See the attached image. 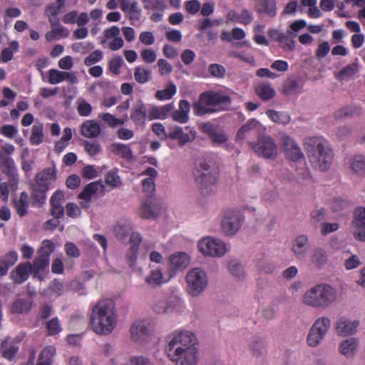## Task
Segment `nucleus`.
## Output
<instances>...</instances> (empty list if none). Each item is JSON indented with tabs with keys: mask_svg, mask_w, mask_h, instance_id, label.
I'll return each instance as SVG.
<instances>
[{
	"mask_svg": "<svg viewBox=\"0 0 365 365\" xmlns=\"http://www.w3.org/2000/svg\"><path fill=\"white\" fill-rule=\"evenodd\" d=\"M48 74V81L52 85L60 83L64 81V71H58L57 69H50Z\"/></svg>",
	"mask_w": 365,
	"mask_h": 365,
	"instance_id": "61",
	"label": "nucleus"
},
{
	"mask_svg": "<svg viewBox=\"0 0 365 365\" xmlns=\"http://www.w3.org/2000/svg\"><path fill=\"white\" fill-rule=\"evenodd\" d=\"M254 152L259 157L274 160L277 157L278 148L274 140L269 135H263L255 143H251Z\"/></svg>",
	"mask_w": 365,
	"mask_h": 365,
	"instance_id": "8",
	"label": "nucleus"
},
{
	"mask_svg": "<svg viewBox=\"0 0 365 365\" xmlns=\"http://www.w3.org/2000/svg\"><path fill=\"white\" fill-rule=\"evenodd\" d=\"M244 220L245 217L240 211L229 210L225 212L221 225L222 228H240Z\"/></svg>",
	"mask_w": 365,
	"mask_h": 365,
	"instance_id": "17",
	"label": "nucleus"
},
{
	"mask_svg": "<svg viewBox=\"0 0 365 365\" xmlns=\"http://www.w3.org/2000/svg\"><path fill=\"white\" fill-rule=\"evenodd\" d=\"M48 21L51 30L45 35L46 39L48 41L67 38L69 36L68 29L60 24L58 19H49Z\"/></svg>",
	"mask_w": 365,
	"mask_h": 365,
	"instance_id": "18",
	"label": "nucleus"
},
{
	"mask_svg": "<svg viewBox=\"0 0 365 365\" xmlns=\"http://www.w3.org/2000/svg\"><path fill=\"white\" fill-rule=\"evenodd\" d=\"M56 179V170L52 168H47L36 175L34 185L48 190L49 185L52 182L55 181Z\"/></svg>",
	"mask_w": 365,
	"mask_h": 365,
	"instance_id": "23",
	"label": "nucleus"
},
{
	"mask_svg": "<svg viewBox=\"0 0 365 365\" xmlns=\"http://www.w3.org/2000/svg\"><path fill=\"white\" fill-rule=\"evenodd\" d=\"M331 325L328 317H322L317 319L309 329L307 341L310 346L319 345L327 333Z\"/></svg>",
	"mask_w": 365,
	"mask_h": 365,
	"instance_id": "10",
	"label": "nucleus"
},
{
	"mask_svg": "<svg viewBox=\"0 0 365 365\" xmlns=\"http://www.w3.org/2000/svg\"><path fill=\"white\" fill-rule=\"evenodd\" d=\"M32 302L25 299H18L14 302L11 312L15 314L28 313L31 309Z\"/></svg>",
	"mask_w": 365,
	"mask_h": 365,
	"instance_id": "47",
	"label": "nucleus"
},
{
	"mask_svg": "<svg viewBox=\"0 0 365 365\" xmlns=\"http://www.w3.org/2000/svg\"><path fill=\"white\" fill-rule=\"evenodd\" d=\"M175 108L173 103H168L161 106H151L148 110V119L153 120L155 119H165L169 117L171 112Z\"/></svg>",
	"mask_w": 365,
	"mask_h": 365,
	"instance_id": "25",
	"label": "nucleus"
},
{
	"mask_svg": "<svg viewBox=\"0 0 365 365\" xmlns=\"http://www.w3.org/2000/svg\"><path fill=\"white\" fill-rule=\"evenodd\" d=\"M196 133L194 130H190L185 133L180 126H175L168 133V138L177 140L180 146H183L186 143L191 142L195 138Z\"/></svg>",
	"mask_w": 365,
	"mask_h": 365,
	"instance_id": "22",
	"label": "nucleus"
},
{
	"mask_svg": "<svg viewBox=\"0 0 365 365\" xmlns=\"http://www.w3.org/2000/svg\"><path fill=\"white\" fill-rule=\"evenodd\" d=\"M170 340L166 346V351L171 352L173 355L175 353L179 352L182 349H187L188 347L195 346L197 339L192 332L185 331L178 334H175L173 336H170Z\"/></svg>",
	"mask_w": 365,
	"mask_h": 365,
	"instance_id": "9",
	"label": "nucleus"
},
{
	"mask_svg": "<svg viewBox=\"0 0 365 365\" xmlns=\"http://www.w3.org/2000/svg\"><path fill=\"white\" fill-rule=\"evenodd\" d=\"M54 251V245L50 240H44L40 250L38 251V255H40L46 259L50 258V255Z\"/></svg>",
	"mask_w": 365,
	"mask_h": 365,
	"instance_id": "60",
	"label": "nucleus"
},
{
	"mask_svg": "<svg viewBox=\"0 0 365 365\" xmlns=\"http://www.w3.org/2000/svg\"><path fill=\"white\" fill-rule=\"evenodd\" d=\"M1 349L2 351V356L9 360L12 359L18 351V347L15 346L8 347V339H5L2 341Z\"/></svg>",
	"mask_w": 365,
	"mask_h": 365,
	"instance_id": "59",
	"label": "nucleus"
},
{
	"mask_svg": "<svg viewBox=\"0 0 365 365\" xmlns=\"http://www.w3.org/2000/svg\"><path fill=\"white\" fill-rule=\"evenodd\" d=\"M190 105L186 100H180L178 103V109L173 110L170 115L174 121L185 124L189 120Z\"/></svg>",
	"mask_w": 365,
	"mask_h": 365,
	"instance_id": "26",
	"label": "nucleus"
},
{
	"mask_svg": "<svg viewBox=\"0 0 365 365\" xmlns=\"http://www.w3.org/2000/svg\"><path fill=\"white\" fill-rule=\"evenodd\" d=\"M202 129L214 143L221 145L226 143L228 139L227 136L222 130L215 128L210 123L203 124Z\"/></svg>",
	"mask_w": 365,
	"mask_h": 365,
	"instance_id": "27",
	"label": "nucleus"
},
{
	"mask_svg": "<svg viewBox=\"0 0 365 365\" xmlns=\"http://www.w3.org/2000/svg\"><path fill=\"white\" fill-rule=\"evenodd\" d=\"M54 349L51 346L44 348L38 356L36 365H51V357L53 355Z\"/></svg>",
	"mask_w": 365,
	"mask_h": 365,
	"instance_id": "54",
	"label": "nucleus"
},
{
	"mask_svg": "<svg viewBox=\"0 0 365 365\" xmlns=\"http://www.w3.org/2000/svg\"><path fill=\"white\" fill-rule=\"evenodd\" d=\"M255 91L257 96L264 101L270 100L276 94L271 83L264 82L258 83L255 87Z\"/></svg>",
	"mask_w": 365,
	"mask_h": 365,
	"instance_id": "40",
	"label": "nucleus"
},
{
	"mask_svg": "<svg viewBox=\"0 0 365 365\" xmlns=\"http://www.w3.org/2000/svg\"><path fill=\"white\" fill-rule=\"evenodd\" d=\"M231 98L222 92L212 91L200 94L198 102L193 104V110L196 115H202L229 109Z\"/></svg>",
	"mask_w": 365,
	"mask_h": 365,
	"instance_id": "3",
	"label": "nucleus"
},
{
	"mask_svg": "<svg viewBox=\"0 0 365 365\" xmlns=\"http://www.w3.org/2000/svg\"><path fill=\"white\" fill-rule=\"evenodd\" d=\"M66 0H55L54 2L48 5L45 9V15L48 19H58L57 16L62 8L65 6Z\"/></svg>",
	"mask_w": 365,
	"mask_h": 365,
	"instance_id": "44",
	"label": "nucleus"
},
{
	"mask_svg": "<svg viewBox=\"0 0 365 365\" xmlns=\"http://www.w3.org/2000/svg\"><path fill=\"white\" fill-rule=\"evenodd\" d=\"M77 111L81 116H89L92 112L91 105L83 98H78L76 101Z\"/></svg>",
	"mask_w": 365,
	"mask_h": 365,
	"instance_id": "55",
	"label": "nucleus"
},
{
	"mask_svg": "<svg viewBox=\"0 0 365 365\" xmlns=\"http://www.w3.org/2000/svg\"><path fill=\"white\" fill-rule=\"evenodd\" d=\"M134 78L138 83H146L151 78V71L143 66H137L134 70Z\"/></svg>",
	"mask_w": 365,
	"mask_h": 365,
	"instance_id": "50",
	"label": "nucleus"
},
{
	"mask_svg": "<svg viewBox=\"0 0 365 365\" xmlns=\"http://www.w3.org/2000/svg\"><path fill=\"white\" fill-rule=\"evenodd\" d=\"M130 117L136 124H142L148 119L146 107L142 101H138L133 105Z\"/></svg>",
	"mask_w": 365,
	"mask_h": 365,
	"instance_id": "30",
	"label": "nucleus"
},
{
	"mask_svg": "<svg viewBox=\"0 0 365 365\" xmlns=\"http://www.w3.org/2000/svg\"><path fill=\"white\" fill-rule=\"evenodd\" d=\"M165 210L163 201L158 198H149L145 200L140 208L142 217L148 220H155Z\"/></svg>",
	"mask_w": 365,
	"mask_h": 365,
	"instance_id": "12",
	"label": "nucleus"
},
{
	"mask_svg": "<svg viewBox=\"0 0 365 365\" xmlns=\"http://www.w3.org/2000/svg\"><path fill=\"white\" fill-rule=\"evenodd\" d=\"M152 331L153 326L148 320L135 321L130 329L131 339L135 341L145 339Z\"/></svg>",
	"mask_w": 365,
	"mask_h": 365,
	"instance_id": "16",
	"label": "nucleus"
},
{
	"mask_svg": "<svg viewBox=\"0 0 365 365\" xmlns=\"http://www.w3.org/2000/svg\"><path fill=\"white\" fill-rule=\"evenodd\" d=\"M198 247L204 255L212 257H220L227 252L224 242L212 237L201 240L198 243Z\"/></svg>",
	"mask_w": 365,
	"mask_h": 365,
	"instance_id": "11",
	"label": "nucleus"
},
{
	"mask_svg": "<svg viewBox=\"0 0 365 365\" xmlns=\"http://www.w3.org/2000/svg\"><path fill=\"white\" fill-rule=\"evenodd\" d=\"M304 147L314 169L325 171L329 168L333 160V153L326 139L321 136L307 138Z\"/></svg>",
	"mask_w": 365,
	"mask_h": 365,
	"instance_id": "1",
	"label": "nucleus"
},
{
	"mask_svg": "<svg viewBox=\"0 0 365 365\" xmlns=\"http://www.w3.org/2000/svg\"><path fill=\"white\" fill-rule=\"evenodd\" d=\"M308 237L305 235H299L293 241L292 250L299 259L304 257L309 249Z\"/></svg>",
	"mask_w": 365,
	"mask_h": 365,
	"instance_id": "29",
	"label": "nucleus"
},
{
	"mask_svg": "<svg viewBox=\"0 0 365 365\" xmlns=\"http://www.w3.org/2000/svg\"><path fill=\"white\" fill-rule=\"evenodd\" d=\"M174 308L170 304L159 301L153 304V310L157 314H170Z\"/></svg>",
	"mask_w": 365,
	"mask_h": 365,
	"instance_id": "62",
	"label": "nucleus"
},
{
	"mask_svg": "<svg viewBox=\"0 0 365 365\" xmlns=\"http://www.w3.org/2000/svg\"><path fill=\"white\" fill-rule=\"evenodd\" d=\"M49 259L38 255L31 264V272L34 278L40 281L44 279L43 273L48 270Z\"/></svg>",
	"mask_w": 365,
	"mask_h": 365,
	"instance_id": "28",
	"label": "nucleus"
},
{
	"mask_svg": "<svg viewBox=\"0 0 365 365\" xmlns=\"http://www.w3.org/2000/svg\"><path fill=\"white\" fill-rule=\"evenodd\" d=\"M48 190H44L42 187L33 184L32 185V199L34 204H37L38 206L42 205L46 199V192Z\"/></svg>",
	"mask_w": 365,
	"mask_h": 365,
	"instance_id": "52",
	"label": "nucleus"
},
{
	"mask_svg": "<svg viewBox=\"0 0 365 365\" xmlns=\"http://www.w3.org/2000/svg\"><path fill=\"white\" fill-rule=\"evenodd\" d=\"M357 71L358 66L356 64H349L336 74V78L341 80L349 79L351 78Z\"/></svg>",
	"mask_w": 365,
	"mask_h": 365,
	"instance_id": "57",
	"label": "nucleus"
},
{
	"mask_svg": "<svg viewBox=\"0 0 365 365\" xmlns=\"http://www.w3.org/2000/svg\"><path fill=\"white\" fill-rule=\"evenodd\" d=\"M0 166L1 171L10 177L15 178L16 168L13 159L5 155H0Z\"/></svg>",
	"mask_w": 365,
	"mask_h": 365,
	"instance_id": "42",
	"label": "nucleus"
},
{
	"mask_svg": "<svg viewBox=\"0 0 365 365\" xmlns=\"http://www.w3.org/2000/svg\"><path fill=\"white\" fill-rule=\"evenodd\" d=\"M360 113V109L356 106H347L335 112L336 118H346L357 115Z\"/></svg>",
	"mask_w": 365,
	"mask_h": 365,
	"instance_id": "53",
	"label": "nucleus"
},
{
	"mask_svg": "<svg viewBox=\"0 0 365 365\" xmlns=\"http://www.w3.org/2000/svg\"><path fill=\"white\" fill-rule=\"evenodd\" d=\"M349 168L357 176L365 175V156L356 155L349 160Z\"/></svg>",
	"mask_w": 365,
	"mask_h": 365,
	"instance_id": "39",
	"label": "nucleus"
},
{
	"mask_svg": "<svg viewBox=\"0 0 365 365\" xmlns=\"http://www.w3.org/2000/svg\"><path fill=\"white\" fill-rule=\"evenodd\" d=\"M101 43L108 46L111 51L120 49L123 46L124 42L120 36V29L116 26H113L105 29Z\"/></svg>",
	"mask_w": 365,
	"mask_h": 365,
	"instance_id": "14",
	"label": "nucleus"
},
{
	"mask_svg": "<svg viewBox=\"0 0 365 365\" xmlns=\"http://www.w3.org/2000/svg\"><path fill=\"white\" fill-rule=\"evenodd\" d=\"M145 282L153 286L156 287L163 283V274L159 269H154L145 278Z\"/></svg>",
	"mask_w": 365,
	"mask_h": 365,
	"instance_id": "58",
	"label": "nucleus"
},
{
	"mask_svg": "<svg viewBox=\"0 0 365 365\" xmlns=\"http://www.w3.org/2000/svg\"><path fill=\"white\" fill-rule=\"evenodd\" d=\"M255 9L258 14H265L269 17L273 18L277 14L276 0H262Z\"/></svg>",
	"mask_w": 365,
	"mask_h": 365,
	"instance_id": "38",
	"label": "nucleus"
},
{
	"mask_svg": "<svg viewBox=\"0 0 365 365\" xmlns=\"http://www.w3.org/2000/svg\"><path fill=\"white\" fill-rule=\"evenodd\" d=\"M110 150L115 155L130 161L133 159V152L128 145L120 143H112L110 146Z\"/></svg>",
	"mask_w": 365,
	"mask_h": 365,
	"instance_id": "35",
	"label": "nucleus"
},
{
	"mask_svg": "<svg viewBox=\"0 0 365 365\" xmlns=\"http://www.w3.org/2000/svg\"><path fill=\"white\" fill-rule=\"evenodd\" d=\"M359 321H351L346 317L339 318L336 323V331L338 335L346 336L356 333Z\"/></svg>",
	"mask_w": 365,
	"mask_h": 365,
	"instance_id": "20",
	"label": "nucleus"
},
{
	"mask_svg": "<svg viewBox=\"0 0 365 365\" xmlns=\"http://www.w3.org/2000/svg\"><path fill=\"white\" fill-rule=\"evenodd\" d=\"M170 359L175 361L176 365H196L197 362V349L196 346L188 347L187 349L175 353L166 351Z\"/></svg>",
	"mask_w": 365,
	"mask_h": 365,
	"instance_id": "15",
	"label": "nucleus"
},
{
	"mask_svg": "<svg viewBox=\"0 0 365 365\" xmlns=\"http://www.w3.org/2000/svg\"><path fill=\"white\" fill-rule=\"evenodd\" d=\"M44 139L43 127L41 123H36L31 129V134L30 136V142L34 145L41 144Z\"/></svg>",
	"mask_w": 365,
	"mask_h": 365,
	"instance_id": "45",
	"label": "nucleus"
},
{
	"mask_svg": "<svg viewBox=\"0 0 365 365\" xmlns=\"http://www.w3.org/2000/svg\"><path fill=\"white\" fill-rule=\"evenodd\" d=\"M106 183L112 187H116L121 183L120 178L118 174V170L114 169L108 171L105 176Z\"/></svg>",
	"mask_w": 365,
	"mask_h": 365,
	"instance_id": "56",
	"label": "nucleus"
},
{
	"mask_svg": "<svg viewBox=\"0 0 365 365\" xmlns=\"http://www.w3.org/2000/svg\"><path fill=\"white\" fill-rule=\"evenodd\" d=\"M249 349L254 358H264L267 353V344L266 339L259 336H253L250 341Z\"/></svg>",
	"mask_w": 365,
	"mask_h": 365,
	"instance_id": "19",
	"label": "nucleus"
},
{
	"mask_svg": "<svg viewBox=\"0 0 365 365\" xmlns=\"http://www.w3.org/2000/svg\"><path fill=\"white\" fill-rule=\"evenodd\" d=\"M279 143L281 145L284 155L289 160L304 163V155L295 140L286 133L281 132L277 135Z\"/></svg>",
	"mask_w": 365,
	"mask_h": 365,
	"instance_id": "7",
	"label": "nucleus"
},
{
	"mask_svg": "<svg viewBox=\"0 0 365 365\" xmlns=\"http://www.w3.org/2000/svg\"><path fill=\"white\" fill-rule=\"evenodd\" d=\"M142 241L141 235L137 232H133L129 238V243L130 247L126 254V260L129 264L130 267H133L135 264L139 245Z\"/></svg>",
	"mask_w": 365,
	"mask_h": 365,
	"instance_id": "24",
	"label": "nucleus"
},
{
	"mask_svg": "<svg viewBox=\"0 0 365 365\" xmlns=\"http://www.w3.org/2000/svg\"><path fill=\"white\" fill-rule=\"evenodd\" d=\"M100 125L94 120H87L81 125V133L88 138H97L101 133Z\"/></svg>",
	"mask_w": 365,
	"mask_h": 365,
	"instance_id": "31",
	"label": "nucleus"
},
{
	"mask_svg": "<svg viewBox=\"0 0 365 365\" xmlns=\"http://www.w3.org/2000/svg\"><path fill=\"white\" fill-rule=\"evenodd\" d=\"M311 218L314 223L323 222V228H339V227L336 223L324 222L327 219V212L323 208L313 210L311 213Z\"/></svg>",
	"mask_w": 365,
	"mask_h": 365,
	"instance_id": "43",
	"label": "nucleus"
},
{
	"mask_svg": "<svg viewBox=\"0 0 365 365\" xmlns=\"http://www.w3.org/2000/svg\"><path fill=\"white\" fill-rule=\"evenodd\" d=\"M192 177L202 195L207 196L215 192L217 173L210 162L202 159L198 160L193 170Z\"/></svg>",
	"mask_w": 365,
	"mask_h": 365,
	"instance_id": "2",
	"label": "nucleus"
},
{
	"mask_svg": "<svg viewBox=\"0 0 365 365\" xmlns=\"http://www.w3.org/2000/svg\"><path fill=\"white\" fill-rule=\"evenodd\" d=\"M336 299V290L329 284L321 283L307 291L302 302L314 308L326 309Z\"/></svg>",
	"mask_w": 365,
	"mask_h": 365,
	"instance_id": "4",
	"label": "nucleus"
},
{
	"mask_svg": "<svg viewBox=\"0 0 365 365\" xmlns=\"http://www.w3.org/2000/svg\"><path fill=\"white\" fill-rule=\"evenodd\" d=\"M359 345V341L356 338H349L341 341L339 351L346 358L354 356Z\"/></svg>",
	"mask_w": 365,
	"mask_h": 365,
	"instance_id": "32",
	"label": "nucleus"
},
{
	"mask_svg": "<svg viewBox=\"0 0 365 365\" xmlns=\"http://www.w3.org/2000/svg\"><path fill=\"white\" fill-rule=\"evenodd\" d=\"M187 291L192 297L202 294L208 285L206 272L200 268H194L186 274Z\"/></svg>",
	"mask_w": 365,
	"mask_h": 365,
	"instance_id": "6",
	"label": "nucleus"
},
{
	"mask_svg": "<svg viewBox=\"0 0 365 365\" xmlns=\"http://www.w3.org/2000/svg\"><path fill=\"white\" fill-rule=\"evenodd\" d=\"M177 92V87L173 82H168L166 87L155 93V98L160 101L170 99Z\"/></svg>",
	"mask_w": 365,
	"mask_h": 365,
	"instance_id": "48",
	"label": "nucleus"
},
{
	"mask_svg": "<svg viewBox=\"0 0 365 365\" xmlns=\"http://www.w3.org/2000/svg\"><path fill=\"white\" fill-rule=\"evenodd\" d=\"M353 222L357 228H365V208L359 207L354 212Z\"/></svg>",
	"mask_w": 365,
	"mask_h": 365,
	"instance_id": "64",
	"label": "nucleus"
},
{
	"mask_svg": "<svg viewBox=\"0 0 365 365\" xmlns=\"http://www.w3.org/2000/svg\"><path fill=\"white\" fill-rule=\"evenodd\" d=\"M114 309L115 305L112 300L106 299L98 302L92 310L91 316V327H96L97 329H100L99 325L106 317V319L110 323L107 324L108 327H104V330H113L117 322Z\"/></svg>",
	"mask_w": 365,
	"mask_h": 365,
	"instance_id": "5",
	"label": "nucleus"
},
{
	"mask_svg": "<svg viewBox=\"0 0 365 365\" xmlns=\"http://www.w3.org/2000/svg\"><path fill=\"white\" fill-rule=\"evenodd\" d=\"M229 272L235 277L241 279L244 277V268L238 259H232L227 264Z\"/></svg>",
	"mask_w": 365,
	"mask_h": 365,
	"instance_id": "51",
	"label": "nucleus"
},
{
	"mask_svg": "<svg viewBox=\"0 0 365 365\" xmlns=\"http://www.w3.org/2000/svg\"><path fill=\"white\" fill-rule=\"evenodd\" d=\"M266 114L272 121L276 123L287 125L291 120L290 116L285 112L268 110Z\"/></svg>",
	"mask_w": 365,
	"mask_h": 365,
	"instance_id": "46",
	"label": "nucleus"
},
{
	"mask_svg": "<svg viewBox=\"0 0 365 365\" xmlns=\"http://www.w3.org/2000/svg\"><path fill=\"white\" fill-rule=\"evenodd\" d=\"M266 128L256 119L249 120L237 133V138L242 140L252 130H257V132L264 131Z\"/></svg>",
	"mask_w": 365,
	"mask_h": 365,
	"instance_id": "33",
	"label": "nucleus"
},
{
	"mask_svg": "<svg viewBox=\"0 0 365 365\" xmlns=\"http://www.w3.org/2000/svg\"><path fill=\"white\" fill-rule=\"evenodd\" d=\"M328 254L325 250L317 247L313 250L310 256L311 264L317 269H322L328 262Z\"/></svg>",
	"mask_w": 365,
	"mask_h": 365,
	"instance_id": "34",
	"label": "nucleus"
},
{
	"mask_svg": "<svg viewBox=\"0 0 365 365\" xmlns=\"http://www.w3.org/2000/svg\"><path fill=\"white\" fill-rule=\"evenodd\" d=\"M170 262L173 269L180 270L190 264V259L185 252H178L170 257Z\"/></svg>",
	"mask_w": 365,
	"mask_h": 365,
	"instance_id": "37",
	"label": "nucleus"
},
{
	"mask_svg": "<svg viewBox=\"0 0 365 365\" xmlns=\"http://www.w3.org/2000/svg\"><path fill=\"white\" fill-rule=\"evenodd\" d=\"M121 10L126 14L127 17L131 21V24L134 25L135 22L140 21L142 10L139 8L136 1L133 0V1L121 8Z\"/></svg>",
	"mask_w": 365,
	"mask_h": 365,
	"instance_id": "36",
	"label": "nucleus"
},
{
	"mask_svg": "<svg viewBox=\"0 0 365 365\" xmlns=\"http://www.w3.org/2000/svg\"><path fill=\"white\" fill-rule=\"evenodd\" d=\"M105 185L103 181L98 180L92 182L86 185L84 189L78 195V199L82 201L80 205L83 208H88L90 206V202L93 197L97 194L104 195Z\"/></svg>",
	"mask_w": 365,
	"mask_h": 365,
	"instance_id": "13",
	"label": "nucleus"
},
{
	"mask_svg": "<svg viewBox=\"0 0 365 365\" xmlns=\"http://www.w3.org/2000/svg\"><path fill=\"white\" fill-rule=\"evenodd\" d=\"M48 335L53 336L61 331V327L57 317H54L46 322Z\"/></svg>",
	"mask_w": 365,
	"mask_h": 365,
	"instance_id": "63",
	"label": "nucleus"
},
{
	"mask_svg": "<svg viewBox=\"0 0 365 365\" xmlns=\"http://www.w3.org/2000/svg\"><path fill=\"white\" fill-rule=\"evenodd\" d=\"M303 83L295 78L287 79L283 84V89L287 95H292L302 92Z\"/></svg>",
	"mask_w": 365,
	"mask_h": 365,
	"instance_id": "41",
	"label": "nucleus"
},
{
	"mask_svg": "<svg viewBox=\"0 0 365 365\" xmlns=\"http://www.w3.org/2000/svg\"><path fill=\"white\" fill-rule=\"evenodd\" d=\"M31 263L29 262L19 264L10 273V278L15 284H20L26 282L31 272Z\"/></svg>",
	"mask_w": 365,
	"mask_h": 365,
	"instance_id": "21",
	"label": "nucleus"
},
{
	"mask_svg": "<svg viewBox=\"0 0 365 365\" xmlns=\"http://www.w3.org/2000/svg\"><path fill=\"white\" fill-rule=\"evenodd\" d=\"M29 196L26 192H22L18 200L14 201L16 212L20 216H24L27 213L29 207Z\"/></svg>",
	"mask_w": 365,
	"mask_h": 365,
	"instance_id": "49",
	"label": "nucleus"
}]
</instances>
